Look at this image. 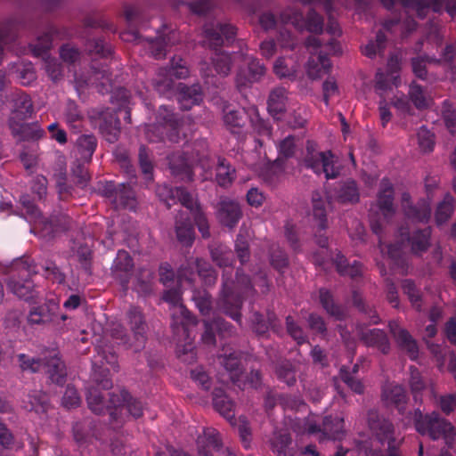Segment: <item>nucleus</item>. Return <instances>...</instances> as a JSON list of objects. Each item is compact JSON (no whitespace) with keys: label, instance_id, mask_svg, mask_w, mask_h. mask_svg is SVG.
I'll list each match as a JSON object with an SVG mask.
<instances>
[{"label":"nucleus","instance_id":"nucleus-30","mask_svg":"<svg viewBox=\"0 0 456 456\" xmlns=\"http://www.w3.org/2000/svg\"><path fill=\"white\" fill-rule=\"evenodd\" d=\"M334 197L342 204H354L360 200L357 183L353 179L340 182L334 189Z\"/></svg>","mask_w":456,"mask_h":456},{"label":"nucleus","instance_id":"nucleus-49","mask_svg":"<svg viewBox=\"0 0 456 456\" xmlns=\"http://www.w3.org/2000/svg\"><path fill=\"white\" fill-rule=\"evenodd\" d=\"M387 45V37L383 31L379 30L375 40H370L367 45L362 48L363 55L370 59L375 58L377 55H383Z\"/></svg>","mask_w":456,"mask_h":456},{"label":"nucleus","instance_id":"nucleus-51","mask_svg":"<svg viewBox=\"0 0 456 456\" xmlns=\"http://www.w3.org/2000/svg\"><path fill=\"white\" fill-rule=\"evenodd\" d=\"M220 364L230 373L231 379L235 382L241 373V362L239 354L236 352L230 353L219 356Z\"/></svg>","mask_w":456,"mask_h":456},{"label":"nucleus","instance_id":"nucleus-57","mask_svg":"<svg viewBox=\"0 0 456 456\" xmlns=\"http://www.w3.org/2000/svg\"><path fill=\"white\" fill-rule=\"evenodd\" d=\"M312 201L314 217L318 221L320 229L322 231H325L327 228L325 201L322 199L321 194L317 191L313 193Z\"/></svg>","mask_w":456,"mask_h":456},{"label":"nucleus","instance_id":"nucleus-14","mask_svg":"<svg viewBox=\"0 0 456 456\" xmlns=\"http://www.w3.org/2000/svg\"><path fill=\"white\" fill-rule=\"evenodd\" d=\"M99 191L102 196L110 202L115 209H135V193L129 183H116L113 181H108L100 184Z\"/></svg>","mask_w":456,"mask_h":456},{"label":"nucleus","instance_id":"nucleus-7","mask_svg":"<svg viewBox=\"0 0 456 456\" xmlns=\"http://www.w3.org/2000/svg\"><path fill=\"white\" fill-rule=\"evenodd\" d=\"M157 123L145 126L144 134L150 142H178L180 119L174 110L161 105L157 113Z\"/></svg>","mask_w":456,"mask_h":456},{"label":"nucleus","instance_id":"nucleus-32","mask_svg":"<svg viewBox=\"0 0 456 456\" xmlns=\"http://www.w3.org/2000/svg\"><path fill=\"white\" fill-rule=\"evenodd\" d=\"M12 134L20 141H37L45 136V132L37 124L25 121L9 126Z\"/></svg>","mask_w":456,"mask_h":456},{"label":"nucleus","instance_id":"nucleus-10","mask_svg":"<svg viewBox=\"0 0 456 456\" xmlns=\"http://www.w3.org/2000/svg\"><path fill=\"white\" fill-rule=\"evenodd\" d=\"M12 269L18 272V278L12 275L7 282L8 289L18 297L29 301L33 299L36 295L34 289V283L30 277L32 274L38 273L36 266H32L27 259H18L12 265Z\"/></svg>","mask_w":456,"mask_h":456},{"label":"nucleus","instance_id":"nucleus-12","mask_svg":"<svg viewBox=\"0 0 456 456\" xmlns=\"http://www.w3.org/2000/svg\"><path fill=\"white\" fill-rule=\"evenodd\" d=\"M280 19L284 24H292L298 31L319 35L324 28L323 17L314 9H310L305 17L297 9L288 7L281 12Z\"/></svg>","mask_w":456,"mask_h":456},{"label":"nucleus","instance_id":"nucleus-11","mask_svg":"<svg viewBox=\"0 0 456 456\" xmlns=\"http://www.w3.org/2000/svg\"><path fill=\"white\" fill-rule=\"evenodd\" d=\"M163 300L170 303L175 307L171 327L175 336L189 338L190 327L197 324L196 317L180 303L181 295L175 289L167 290L163 295Z\"/></svg>","mask_w":456,"mask_h":456},{"label":"nucleus","instance_id":"nucleus-26","mask_svg":"<svg viewBox=\"0 0 456 456\" xmlns=\"http://www.w3.org/2000/svg\"><path fill=\"white\" fill-rule=\"evenodd\" d=\"M404 215L411 220L419 223H428L431 217V207L429 202L421 199L416 204L410 202V195L403 193L402 196Z\"/></svg>","mask_w":456,"mask_h":456},{"label":"nucleus","instance_id":"nucleus-31","mask_svg":"<svg viewBox=\"0 0 456 456\" xmlns=\"http://www.w3.org/2000/svg\"><path fill=\"white\" fill-rule=\"evenodd\" d=\"M202 101L201 87L198 84L188 86L179 84L178 102L183 110H189L194 105H199Z\"/></svg>","mask_w":456,"mask_h":456},{"label":"nucleus","instance_id":"nucleus-2","mask_svg":"<svg viewBox=\"0 0 456 456\" xmlns=\"http://www.w3.org/2000/svg\"><path fill=\"white\" fill-rule=\"evenodd\" d=\"M256 293V290L250 277L245 274L241 268L237 269L235 280L232 278V269L224 270L217 308L241 325L243 300L254 297Z\"/></svg>","mask_w":456,"mask_h":456},{"label":"nucleus","instance_id":"nucleus-28","mask_svg":"<svg viewBox=\"0 0 456 456\" xmlns=\"http://www.w3.org/2000/svg\"><path fill=\"white\" fill-rule=\"evenodd\" d=\"M65 31L54 25H50L46 31L37 37V41L29 45V47L35 56H44L52 47L53 39H62Z\"/></svg>","mask_w":456,"mask_h":456},{"label":"nucleus","instance_id":"nucleus-53","mask_svg":"<svg viewBox=\"0 0 456 456\" xmlns=\"http://www.w3.org/2000/svg\"><path fill=\"white\" fill-rule=\"evenodd\" d=\"M454 198L450 193L445 194L436 210L435 218L437 224H444L449 220L454 211Z\"/></svg>","mask_w":456,"mask_h":456},{"label":"nucleus","instance_id":"nucleus-27","mask_svg":"<svg viewBox=\"0 0 456 456\" xmlns=\"http://www.w3.org/2000/svg\"><path fill=\"white\" fill-rule=\"evenodd\" d=\"M168 163L171 174L175 178L182 182L193 180L194 173L186 153H173L168 158Z\"/></svg>","mask_w":456,"mask_h":456},{"label":"nucleus","instance_id":"nucleus-17","mask_svg":"<svg viewBox=\"0 0 456 456\" xmlns=\"http://www.w3.org/2000/svg\"><path fill=\"white\" fill-rule=\"evenodd\" d=\"M304 431L309 435L321 433V439L341 440L345 436L344 419L339 416H325L322 425L307 419L304 423Z\"/></svg>","mask_w":456,"mask_h":456},{"label":"nucleus","instance_id":"nucleus-45","mask_svg":"<svg viewBox=\"0 0 456 456\" xmlns=\"http://www.w3.org/2000/svg\"><path fill=\"white\" fill-rule=\"evenodd\" d=\"M80 159L89 163L97 147V139L94 134H82L77 140Z\"/></svg>","mask_w":456,"mask_h":456},{"label":"nucleus","instance_id":"nucleus-1","mask_svg":"<svg viewBox=\"0 0 456 456\" xmlns=\"http://www.w3.org/2000/svg\"><path fill=\"white\" fill-rule=\"evenodd\" d=\"M304 4H316L321 3L323 5L325 12L329 16L328 25L326 28L327 32L332 37H339L341 29L338 21L332 17L333 12V0H302ZM306 47L313 48L314 50L321 49L317 55L312 56L307 62V74L312 79L320 78L322 75L328 74L331 69V61L329 59V54H339L342 52L341 45L337 39L332 37L326 45H322V40L315 36H309L305 41Z\"/></svg>","mask_w":456,"mask_h":456},{"label":"nucleus","instance_id":"nucleus-35","mask_svg":"<svg viewBox=\"0 0 456 456\" xmlns=\"http://www.w3.org/2000/svg\"><path fill=\"white\" fill-rule=\"evenodd\" d=\"M402 236H406V240L411 243V250L414 254L426 252L430 246L431 228L418 229L412 234L405 233L401 231Z\"/></svg>","mask_w":456,"mask_h":456},{"label":"nucleus","instance_id":"nucleus-23","mask_svg":"<svg viewBox=\"0 0 456 456\" xmlns=\"http://www.w3.org/2000/svg\"><path fill=\"white\" fill-rule=\"evenodd\" d=\"M403 8L413 9L416 11L417 15L423 19L426 17L427 12L431 9L434 12H440L443 10L445 0H397ZM381 4L387 10H391L395 0H380Z\"/></svg>","mask_w":456,"mask_h":456},{"label":"nucleus","instance_id":"nucleus-42","mask_svg":"<svg viewBox=\"0 0 456 456\" xmlns=\"http://www.w3.org/2000/svg\"><path fill=\"white\" fill-rule=\"evenodd\" d=\"M319 300L328 314L335 317L337 320H342L345 317L343 307L337 304L331 292L324 288L319 289Z\"/></svg>","mask_w":456,"mask_h":456},{"label":"nucleus","instance_id":"nucleus-22","mask_svg":"<svg viewBox=\"0 0 456 456\" xmlns=\"http://www.w3.org/2000/svg\"><path fill=\"white\" fill-rule=\"evenodd\" d=\"M265 73V67L256 58H252L247 68L238 70L235 77L237 89L243 93L254 83L258 82Z\"/></svg>","mask_w":456,"mask_h":456},{"label":"nucleus","instance_id":"nucleus-52","mask_svg":"<svg viewBox=\"0 0 456 456\" xmlns=\"http://www.w3.org/2000/svg\"><path fill=\"white\" fill-rule=\"evenodd\" d=\"M86 50L90 54H95L102 58H106L111 54V46L106 43L104 37H89L86 42Z\"/></svg>","mask_w":456,"mask_h":456},{"label":"nucleus","instance_id":"nucleus-20","mask_svg":"<svg viewBox=\"0 0 456 456\" xmlns=\"http://www.w3.org/2000/svg\"><path fill=\"white\" fill-rule=\"evenodd\" d=\"M12 109L8 118V126L23 122L34 114V106L31 97L22 91H17L12 98Z\"/></svg>","mask_w":456,"mask_h":456},{"label":"nucleus","instance_id":"nucleus-34","mask_svg":"<svg viewBox=\"0 0 456 456\" xmlns=\"http://www.w3.org/2000/svg\"><path fill=\"white\" fill-rule=\"evenodd\" d=\"M175 232L178 241L186 247H191L195 240L194 225L191 221L188 214L183 217V214H180L175 221Z\"/></svg>","mask_w":456,"mask_h":456},{"label":"nucleus","instance_id":"nucleus-36","mask_svg":"<svg viewBox=\"0 0 456 456\" xmlns=\"http://www.w3.org/2000/svg\"><path fill=\"white\" fill-rule=\"evenodd\" d=\"M271 449L277 456H293L294 452L290 447L292 438L287 431H277L273 433L270 440Z\"/></svg>","mask_w":456,"mask_h":456},{"label":"nucleus","instance_id":"nucleus-24","mask_svg":"<svg viewBox=\"0 0 456 456\" xmlns=\"http://www.w3.org/2000/svg\"><path fill=\"white\" fill-rule=\"evenodd\" d=\"M357 335L366 346L376 348L383 354L389 353L390 341L383 330L371 329L365 330L359 325L357 326Z\"/></svg>","mask_w":456,"mask_h":456},{"label":"nucleus","instance_id":"nucleus-54","mask_svg":"<svg viewBox=\"0 0 456 456\" xmlns=\"http://www.w3.org/2000/svg\"><path fill=\"white\" fill-rule=\"evenodd\" d=\"M200 258H187L177 270V278L180 282L187 281L191 284L196 277L198 262Z\"/></svg>","mask_w":456,"mask_h":456},{"label":"nucleus","instance_id":"nucleus-15","mask_svg":"<svg viewBox=\"0 0 456 456\" xmlns=\"http://www.w3.org/2000/svg\"><path fill=\"white\" fill-rule=\"evenodd\" d=\"M109 404L107 405L112 421L122 422L123 411H126L134 419L142 416L143 406L142 402L134 398L126 390H121L118 394L109 393Z\"/></svg>","mask_w":456,"mask_h":456},{"label":"nucleus","instance_id":"nucleus-16","mask_svg":"<svg viewBox=\"0 0 456 456\" xmlns=\"http://www.w3.org/2000/svg\"><path fill=\"white\" fill-rule=\"evenodd\" d=\"M89 118L98 126L100 133L110 143L118 141L120 134V121L118 112L110 108L94 109Z\"/></svg>","mask_w":456,"mask_h":456},{"label":"nucleus","instance_id":"nucleus-64","mask_svg":"<svg viewBox=\"0 0 456 456\" xmlns=\"http://www.w3.org/2000/svg\"><path fill=\"white\" fill-rule=\"evenodd\" d=\"M269 258L271 265L280 273H282L289 265L288 256L279 246L271 248Z\"/></svg>","mask_w":456,"mask_h":456},{"label":"nucleus","instance_id":"nucleus-19","mask_svg":"<svg viewBox=\"0 0 456 456\" xmlns=\"http://www.w3.org/2000/svg\"><path fill=\"white\" fill-rule=\"evenodd\" d=\"M126 322L132 331L135 341L138 343L134 346V349L139 351L144 346L148 330L142 310L138 306L131 305L126 313Z\"/></svg>","mask_w":456,"mask_h":456},{"label":"nucleus","instance_id":"nucleus-41","mask_svg":"<svg viewBox=\"0 0 456 456\" xmlns=\"http://www.w3.org/2000/svg\"><path fill=\"white\" fill-rule=\"evenodd\" d=\"M23 403L26 410L44 414L48 410L49 399L45 393L35 390L27 395V400H24Z\"/></svg>","mask_w":456,"mask_h":456},{"label":"nucleus","instance_id":"nucleus-40","mask_svg":"<svg viewBox=\"0 0 456 456\" xmlns=\"http://www.w3.org/2000/svg\"><path fill=\"white\" fill-rule=\"evenodd\" d=\"M236 179V170L224 158H218L216 181L223 188L230 187Z\"/></svg>","mask_w":456,"mask_h":456},{"label":"nucleus","instance_id":"nucleus-25","mask_svg":"<svg viewBox=\"0 0 456 456\" xmlns=\"http://www.w3.org/2000/svg\"><path fill=\"white\" fill-rule=\"evenodd\" d=\"M388 328L398 346L405 351L411 360H415L419 355V347L412 336L408 330L403 329L396 321H390Z\"/></svg>","mask_w":456,"mask_h":456},{"label":"nucleus","instance_id":"nucleus-18","mask_svg":"<svg viewBox=\"0 0 456 456\" xmlns=\"http://www.w3.org/2000/svg\"><path fill=\"white\" fill-rule=\"evenodd\" d=\"M216 216L219 224L230 230L234 229L242 217L240 203L228 197L220 199L216 207Z\"/></svg>","mask_w":456,"mask_h":456},{"label":"nucleus","instance_id":"nucleus-33","mask_svg":"<svg viewBox=\"0 0 456 456\" xmlns=\"http://www.w3.org/2000/svg\"><path fill=\"white\" fill-rule=\"evenodd\" d=\"M287 94V90L281 86L275 87L270 92L267 100V110L273 118H280V116L286 111Z\"/></svg>","mask_w":456,"mask_h":456},{"label":"nucleus","instance_id":"nucleus-59","mask_svg":"<svg viewBox=\"0 0 456 456\" xmlns=\"http://www.w3.org/2000/svg\"><path fill=\"white\" fill-rule=\"evenodd\" d=\"M403 293L408 297L412 307L416 310H421L422 297L419 289L412 280L405 279L402 281Z\"/></svg>","mask_w":456,"mask_h":456},{"label":"nucleus","instance_id":"nucleus-39","mask_svg":"<svg viewBox=\"0 0 456 456\" xmlns=\"http://www.w3.org/2000/svg\"><path fill=\"white\" fill-rule=\"evenodd\" d=\"M333 264L336 266L337 272L343 276H349L352 279L360 277L362 273V265L358 261L354 260L352 264H349L346 257L340 252H338Z\"/></svg>","mask_w":456,"mask_h":456},{"label":"nucleus","instance_id":"nucleus-8","mask_svg":"<svg viewBox=\"0 0 456 456\" xmlns=\"http://www.w3.org/2000/svg\"><path fill=\"white\" fill-rule=\"evenodd\" d=\"M367 422L372 437L382 446L387 445V456H402L400 447L403 439L395 434V427L389 419L379 415L377 411L370 410Z\"/></svg>","mask_w":456,"mask_h":456},{"label":"nucleus","instance_id":"nucleus-13","mask_svg":"<svg viewBox=\"0 0 456 456\" xmlns=\"http://www.w3.org/2000/svg\"><path fill=\"white\" fill-rule=\"evenodd\" d=\"M395 191L392 183L387 178L380 182L379 191L377 197V206L381 212L383 220L370 217V228L373 233L379 236L383 232V223H388L395 214L394 206Z\"/></svg>","mask_w":456,"mask_h":456},{"label":"nucleus","instance_id":"nucleus-37","mask_svg":"<svg viewBox=\"0 0 456 456\" xmlns=\"http://www.w3.org/2000/svg\"><path fill=\"white\" fill-rule=\"evenodd\" d=\"M10 71L16 74L22 86H29L37 79L36 70L30 61H19L10 64Z\"/></svg>","mask_w":456,"mask_h":456},{"label":"nucleus","instance_id":"nucleus-62","mask_svg":"<svg viewBox=\"0 0 456 456\" xmlns=\"http://www.w3.org/2000/svg\"><path fill=\"white\" fill-rule=\"evenodd\" d=\"M86 162L81 163L80 160L74 162L71 175L74 183L80 188H85L88 185L90 181V174L88 168L85 165Z\"/></svg>","mask_w":456,"mask_h":456},{"label":"nucleus","instance_id":"nucleus-47","mask_svg":"<svg viewBox=\"0 0 456 456\" xmlns=\"http://www.w3.org/2000/svg\"><path fill=\"white\" fill-rule=\"evenodd\" d=\"M213 261L220 267L231 268L234 262V256L225 245L218 244L210 248Z\"/></svg>","mask_w":456,"mask_h":456},{"label":"nucleus","instance_id":"nucleus-56","mask_svg":"<svg viewBox=\"0 0 456 456\" xmlns=\"http://www.w3.org/2000/svg\"><path fill=\"white\" fill-rule=\"evenodd\" d=\"M352 301L354 305L365 314L370 324H378L379 322L380 319L375 308L365 303L359 292L355 290L353 292Z\"/></svg>","mask_w":456,"mask_h":456},{"label":"nucleus","instance_id":"nucleus-58","mask_svg":"<svg viewBox=\"0 0 456 456\" xmlns=\"http://www.w3.org/2000/svg\"><path fill=\"white\" fill-rule=\"evenodd\" d=\"M277 378L289 387L296 383V370L289 361L284 360L277 363L275 367Z\"/></svg>","mask_w":456,"mask_h":456},{"label":"nucleus","instance_id":"nucleus-44","mask_svg":"<svg viewBox=\"0 0 456 456\" xmlns=\"http://www.w3.org/2000/svg\"><path fill=\"white\" fill-rule=\"evenodd\" d=\"M276 320L277 316L273 312L267 313L266 320L264 315L257 311L253 312L250 317L252 330L259 336L265 335L268 332L269 328L275 325Z\"/></svg>","mask_w":456,"mask_h":456},{"label":"nucleus","instance_id":"nucleus-48","mask_svg":"<svg viewBox=\"0 0 456 456\" xmlns=\"http://www.w3.org/2000/svg\"><path fill=\"white\" fill-rule=\"evenodd\" d=\"M153 89L160 95H168L174 87V80L168 75L167 68H160L159 72L151 81Z\"/></svg>","mask_w":456,"mask_h":456},{"label":"nucleus","instance_id":"nucleus-61","mask_svg":"<svg viewBox=\"0 0 456 456\" xmlns=\"http://www.w3.org/2000/svg\"><path fill=\"white\" fill-rule=\"evenodd\" d=\"M166 68L168 70V75H170L172 78L184 79L190 74L186 61L178 56L173 57L170 61V66Z\"/></svg>","mask_w":456,"mask_h":456},{"label":"nucleus","instance_id":"nucleus-9","mask_svg":"<svg viewBox=\"0 0 456 456\" xmlns=\"http://www.w3.org/2000/svg\"><path fill=\"white\" fill-rule=\"evenodd\" d=\"M413 421L416 430L428 436L431 439L444 438L445 443L452 446L455 436L453 426L446 419L440 417L439 413L433 411L424 414L419 409L415 410Z\"/></svg>","mask_w":456,"mask_h":456},{"label":"nucleus","instance_id":"nucleus-6","mask_svg":"<svg viewBox=\"0 0 456 456\" xmlns=\"http://www.w3.org/2000/svg\"><path fill=\"white\" fill-rule=\"evenodd\" d=\"M223 120L225 128L238 138L244 135V128L248 120L258 134H270L267 124L260 117L258 109L255 105L242 110L227 107L224 110Z\"/></svg>","mask_w":456,"mask_h":456},{"label":"nucleus","instance_id":"nucleus-4","mask_svg":"<svg viewBox=\"0 0 456 456\" xmlns=\"http://www.w3.org/2000/svg\"><path fill=\"white\" fill-rule=\"evenodd\" d=\"M156 193L167 208H170L176 202H180L182 206L190 210L202 237L206 239L210 236L209 224L206 215L202 212L200 207L194 202L192 196L185 188H173L167 184L159 185Z\"/></svg>","mask_w":456,"mask_h":456},{"label":"nucleus","instance_id":"nucleus-29","mask_svg":"<svg viewBox=\"0 0 456 456\" xmlns=\"http://www.w3.org/2000/svg\"><path fill=\"white\" fill-rule=\"evenodd\" d=\"M212 401L215 410L226 419L231 425H235L236 419L234 403L224 393L221 387H216L212 392Z\"/></svg>","mask_w":456,"mask_h":456},{"label":"nucleus","instance_id":"nucleus-3","mask_svg":"<svg viewBox=\"0 0 456 456\" xmlns=\"http://www.w3.org/2000/svg\"><path fill=\"white\" fill-rule=\"evenodd\" d=\"M237 29L231 23L210 22L204 26V37L208 46L214 50L212 63L221 76H227L232 68V55L221 51L224 45H231L236 37Z\"/></svg>","mask_w":456,"mask_h":456},{"label":"nucleus","instance_id":"nucleus-38","mask_svg":"<svg viewBox=\"0 0 456 456\" xmlns=\"http://www.w3.org/2000/svg\"><path fill=\"white\" fill-rule=\"evenodd\" d=\"M333 264L336 266L337 272L343 276H349L352 279L360 277L362 273V265L358 261L354 260L352 264H349L346 257L340 252H338Z\"/></svg>","mask_w":456,"mask_h":456},{"label":"nucleus","instance_id":"nucleus-55","mask_svg":"<svg viewBox=\"0 0 456 456\" xmlns=\"http://www.w3.org/2000/svg\"><path fill=\"white\" fill-rule=\"evenodd\" d=\"M296 144L293 136H287L280 142L278 145V158L275 159L274 164L281 168L284 167V161L292 158L295 154Z\"/></svg>","mask_w":456,"mask_h":456},{"label":"nucleus","instance_id":"nucleus-43","mask_svg":"<svg viewBox=\"0 0 456 456\" xmlns=\"http://www.w3.org/2000/svg\"><path fill=\"white\" fill-rule=\"evenodd\" d=\"M383 399L387 403L395 404L399 410L406 403V391L403 386L390 383L383 387Z\"/></svg>","mask_w":456,"mask_h":456},{"label":"nucleus","instance_id":"nucleus-46","mask_svg":"<svg viewBox=\"0 0 456 456\" xmlns=\"http://www.w3.org/2000/svg\"><path fill=\"white\" fill-rule=\"evenodd\" d=\"M408 94L411 102L418 110H424L429 107L431 97L428 94L423 86L412 82L409 86Z\"/></svg>","mask_w":456,"mask_h":456},{"label":"nucleus","instance_id":"nucleus-63","mask_svg":"<svg viewBox=\"0 0 456 456\" xmlns=\"http://www.w3.org/2000/svg\"><path fill=\"white\" fill-rule=\"evenodd\" d=\"M441 115L446 128L452 134H454L456 133V110L449 100L443 102Z\"/></svg>","mask_w":456,"mask_h":456},{"label":"nucleus","instance_id":"nucleus-5","mask_svg":"<svg viewBox=\"0 0 456 456\" xmlns=\"http://www.w3.org/2000/svg\"><path fill=\"white\" fill-rule=\"evenodd\" d=\"M17 360L22 371L32 373L45 371L53 383L62 386L66 382L67 370L63 361L54 351L49 354L48 357H31L25 354H19Z\"/></svg>","mask_w":456,"mask_h":456},{"label":"nucleus","instance_id":"nucleus-60","mask_svg":"<svg viewBox=\"0 0 456 456\" xmlns=\"http://www.w3.org/2000/svg\"><path fill=\"white\" fill-rule=\"evenodd\" d=\"M441 61H443L442 58L436 59L435 57H429L428 55H425L414 57L411 59V62L414 75L419 79L426 80L428 76L426 63H440Z\"/></svg>","mask_w":456,"mask_h":456},{"label":"nucleus","instance_id":"nucleus-50","mask_svg":"<svg viewBox=\"0 0 456 456\" xmlns=\"http://www.w3.org/2000/svg\"><path fill=\"white\" fill-rule=\"evenodd\" d=\"M63 117L66 123L71 127H77L84 120V113L79 105L73 100H68L63 109Z\"/></svg>","mask_w":456,"mask_h":456},{"label":"nucleus","instance_id":"nucleus-21","mask_svg":"<svg viewBox=\"0 0 456 456\" xmlns=\"http://www.w3.org/2000/svg\"><path fill=\"white\" fill-rule=\"evenodd\" d=\"M134 266V260L130 254L124 249L118 250L111 265L110 271L113 278L119 281L124 289H126L128 287L133 275Z\"/></svg>","mask_w":456,"mask_h":456}]
</instances>
